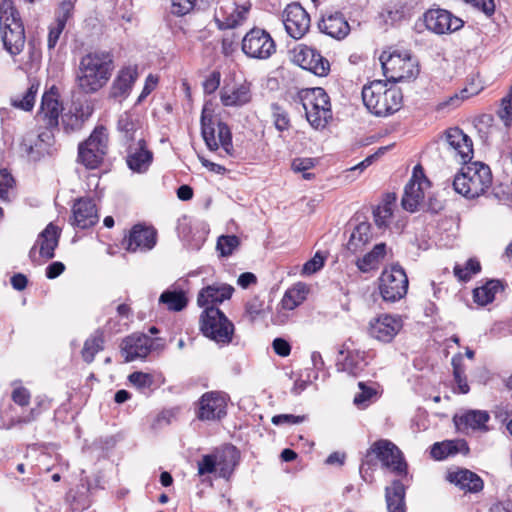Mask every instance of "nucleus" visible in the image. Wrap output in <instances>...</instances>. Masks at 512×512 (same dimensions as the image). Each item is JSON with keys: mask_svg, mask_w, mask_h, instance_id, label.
Instances as JSON below:
<instances>
[{"mask_svg": "<svg viewBox=\"0 0 512 512\" xmlns=\"http://www.w3.org/2000/svg\"><path fill=\"white\" fill-rule=\"evenodd\" d=\"M113 69V55L109 51L96 50L84 55L76 75L78 89L85 94L96 93L107 84Z\"/></svg>", "mask_w": 512, "mask_h": 512, "instance_id": "obj_1", "label": "nucleus"}, {"mask_svg": "<svg viewBox=\"0 0 512 512\" xmlns=\"http://www.w3.org/2000/svg\"><path fill=\"white\" fill-rule=\"evenodd\" d=\"M374 458L391 473L403 480L408 479V465L402 451L390 440L380 439L370 446L362 459L359 471L364 481L371 482L373 479L372 471L376 466Z\"/></svg>", "mask_w": 512, "mask_h": 512, "instance_id": "obj_2", "label": "nucleus"}, {"mask_svg": "<svg viewBox=\"0 0 512 512\" xmlns=\"http://www.w3.org/2000/svg\"><path fill=\"white\" fill-rule=\"evenodd\" d=\"M362 99L372 114L386 117L400 110L403 95L398 87L388 86L387 82L382 80H375L363 87Z\"/></svg>", "mask_w": 512, "mask_h": 512, "instance_id": "obj_3", "label": "nucleus"}, {"mask_svg": "<svg viewBox=\"0 0 512 512\" xmlns=\"http://www.w3.org/2000/svg\"><path fill=\"white\" fill-rule=\"evenodd\" d=\"M492 184V173L488 165L482 162L464 164L455 175L453 188L467 199L483 195Z\"/></svg>", "mask_w": 512, "mask_h": 512, "instance_id": "obj_4", "label": "nucleus"}, {"mask_svg": "<svg viewBox=\"0 0 512 512\" xmlns=\"http://www.w3.org/2000/svg\"><path fill=\"white\" fill-rule=\"evenodd\" d=\"M298 97L305 110L307 121L315 128H324L332 118L328 94L321 87L302 89Z\"/></svg>", "mask_w": 512, "mask_h": 512, "instance_id": "obj_5", "label": "nucleus"}, {"mask_svg": "<svg viewBox=\"0 0 512 512\" xmlns=\"http://www.w3.org/2000/svg\"><path fill=\"white\" fill-rule=\"evenodd\" d=\"M383 73L388 81L402 82L416 78L418 64L409 51H383L379 58Z\"/></svg>", "mask_w": 512, "mask_h": 512, "instance_id": "obj_6", "label": "nucleus"}, {"mask_svg": "<svg viewBox=\"0 0 512 512\" xmlns=\"http://www.w3.org/2000/svg\"><path fill=\"white\" fill-rule=\"evenodd\" d=\"M201 134L210 151H216L219 146L230 156L233 155L232 134L229 126L219 121L216 129L213 122V109L211 105L205 104L201 113Z\"/></svg>", "mask_w": 512, "mask_h": 512, "instance_id": "obj_7", "label": "nucleus"}, {"mask_svg": "<svg viewBox=\"0 0 512 512\" xmlns=\"http://www.w3.org/2000/svg\"><path fill=\"white\" fill-rule=\"evenodd\" d=\"M200 330L207 338L226 345L232 341L234 324L219 308L210 306L200 315Z\"/></svg>", "mask_w": 512, "mask_h": 512, "instance_id": "obj_8", "label": "nucleus"}, {"mask_svg": "<svg viewBox=\"0 0 512 512\" xmlns=\"http://www.w3.org/2000/svg\"><path fill=\"white\" fill-rule=\"evenodd\" d=\"M108 150V134L106 128L97 126L88 139L78 145V162L87 169L98 168Z\"/></svg>", "mask_w": 512, "mask_h": 512, "instance_id": "obj_9", "label": "nucleus"}, {"mask_svg": "<svg viewBox=\"0 0 512 512\" xmlns=\"http://www.w3.org/2000/svg\"><path fill=\"white\" fill-rule=\"evenodd\" d=\"M230 396L224 391H208L195 403V416L203 422H218L227 415Z\"/></svg>", "mask_w": 512, "mask_h": 512, "instance_id": "obj_10", "label": "nucleus"}, {"mask_svg": "<svg viewBox=\"0 0 512 512\" xmlns=\"http://www.w3.org/2000/svg\"><path fill=\"white\" fill-rule=\"evenodd\" d=\"M409 286L405 270L399 265L385 268L379 277V291L382 299L394 303L407 294Z\"/></svg>", "mask_w": 512, "mask_h": 512, "instance_id": "obj_11", "label": "nucleus"}, {"mask_svg": "<svg viewBox=\"0 0 512 512\" xmlns=\"http://www.w3.org/2000/svg\"><path fill=\"white\" fill-rule=\"evenodd\" d=\"M214 19L219 29H233L242 25L250 12V0H219Z\"/></svg>", "mask_w": 512, "mask_h": 512, "instance_id": "obj_12", "label": "nucleus"}, {"mask_svg": "<svg viewBox=\"0 0 512 512\" xmlns=\"http://www.w3.org/2000/svg\"><path fill=\"white\" fill-rule=\"evenodd\" d=\"M241 49L249 58L266 60L276 52V43L265 29L254 27L244 35Z\"/></svg>", "mask_w": 512, "mask_h": 512, "instance_id": "obj_13", "label": "nucleus"}, {"mask_svg": "<svg viewBox=\"0 0 512 512\" xmlns=\"http://www.w3.org/2000/svg\"><path fill=\"white\" fill-rule=\"evenodd\" d=\"M426 28L435 34H447L460 30L464 21L454 16L450 11L441 8H432L423 15Z\"/></svg>", "mask_w": 512, "mask_h": 512, "instance_id": "obj_14", "label": "nucleus"}, {"mask_svg": "<svg viewBox=\"0 0 512 512\" xmlns=\"http://www.w3.org/2000/svg\"><path fill=\"white\" fill-rule=\"evenodd\" d=\"M282 21L287 34L295 40L304 37L311 25L309 14L299 3L286 6L282 13Z\"/></svg>", "mask_w": 512, "mask_h": 512, "instance_id": "obj_15", "label": "nucleus"}, {"mask_svg": "<svg viewBox=\"0 0 512 512\" xmlns=\"http://www.w3.org/2000/svg\"><path fill=\"white\" fill-rule=\"evenodd\" d=\"M430 182L424 175L420 165L414 167L413 175L405 186L401 204L409 212H415L425 197V191L429 188Z\"/></svg>", "mask_w": 512, "mask_h": 512, "instance_id": "obj_16", "label": "nucleus"}, {"mask_svg": "<svg viewBox=\"0 0 512 512\" xmlns=\"http://www.w3.org/2000/svg\"><path fill=\"white\" fill-rule=\"evenodd\" d=\"M293 61L317 76H326L330 71L329 61L316 49L303 44L294 48Z\"/></svg>", "mask_w": 512, "mask_h": 512, "instance_id": "obj_17", "label": "nucleus"}, {"mask_svg": "<svg viewBox=\"0 0 512 512\" xmlns=\"http://www.w3.org/2000/svg\"><path fill=\"white\" fill-rule=\"evenodd\" d=\"M157 242V231L152 226L136 224L123 241V247L129 252H146L154 248Z\"/></svg>", "mask_w": 512, "mask_h": 512, "instance_id": "obj_18", "label": "nucleus"}, {"mask_svg": "<svg viewBox=\"0 0 512 512\" xmlns=\"http://www.w3.org/2000/svg\"><path fill=\"white\" fill-rule=\"evenodd\" d=\"M403 323L400 316L381 314L369 323V335L383 343H390L402 329Z\"/></svg>", "mask_w": 512, "mask_h": 512, "instance_id": "obj_19", "label": "nucleus"}, {"mask_svg": "<svg viewBox=\"0 0 512 512\" xmlns=\"http://www.w3.org/2000/svg\"><path fill=\"white\" fill-rule=\"evenodd\" d=\"M444 141L447 148L460 163L468 164L473 158L472 140L461 129L457 127L448 129L445 132Z\"/></svg>", "mask_w": 512, "mask_h": 512, "instance_id": "obj_20", "label": "nucleus"}, {"mask_svg": "<svg viewBox=\"0 0 512 512\" xmlns=\"http://www.w3.org/2000/svg\"><path fill=\"white\" fill-rule=\"evenodd\" d=\"M61 230L53 223H49L38 235L34 246L29 251V258L36 263V250L39 249V256L46 261L54 258L55 249L58 247Z\"/></svg>", "mask_w": 512, "mask_h": 512, "instance_id": "obj_21", "label": "nucleus"}, {"mask_svg": "<svg viewBox=\"0 0 512 512\" xmlns=\"http://www.w3.org/2000/svg\"><path fill=\"white\" fill-rule=\"evenodd\" d=\"M59 97L58 89L55 86L42 96L38 118L47 128H57L59 125V115L63 111Z\"/></svg>", "mask_w": 512, "mask_h": 512, "instance_id": "obj_22", "label": "nucleus"}, {"mask_svg": "<svg viewBox=\"0 0 512 512\" xmlns=\"http://www.w3.org/2000/svg\"><path fill=\"white\" fill-rule=\"evenodd\" d=\"M136 66H127L119 70L109 89V98L122 101L126 99L138 79Z\"/></svg>", "mask_w": 512, "mask_h": 512, "instance_id": "obj_23", "label": "nucleus"}, {"mask_svg": "<svg viewBox=\"0 0 512 512\" xmlns=\"http://www.w3.org/2000/svg\"><path fill=\"white\" fill-rule=\"evenodd\" d=\"M153 160V153L147 149L146 141L143 137L138 138L136 142L130 143L127 148V165L138 173L148 170Z\"/></svg>", "mask_w": 512, "mask_h": 512, "instance_id": "obj_24", "label": "nucleus"}, {"mask_svg": "<svg viewBox=\"0 0 512 512\" xmlns=\"http://www.w3.org/2000/svg\"><path fill=\"white\" fill-rule=\"evenodd\" d=\"M72 213V224L80 229L90 228L99 220L96 204L90 198H79L76 200L72 208Z\"/></svg>", "mask_w": 512, "mask_h": 512, "instance_id": "obj_25", "label": "nucleus"}, {"mask_svg": "<svg viewBox=\"0 0 512 512\" xmlns=\"http://www.w3.org/2000/svg\"><path fill=\"white\" fill-rule=\"evenodd\" d=\"M0 36L4 49L12 56L20 54L25 46L24 24L1 25Z\"/></svg>", "mask_w": 512, "mask_h": 512, "instance_id": "obj_26", "label": "nucleus"}, {"mask_svg": "<svg viewBox=\"0 0 512 512\" xmlns=\"http://www.w3.org/2000/svg\"><path fill=\"white\" fill-rule=\"evenodd\" d=\"M234 288L225 283H213L202 288L197 297V303L200 307H210L222 303L231 298Z\"/></svg>", "mask_w": 512, "mask_h": 512, "instance_id": "obj_27", "label": "nucleus"}, {"mask_svg": "<svg viewBox=\"0 0 512 512\" xmlns=\"http://www.w3.org/2000/svg\"><path fill=\"white\" fill-rule=\"evenodd\" d=\"M152 339L144 334H133L124 339L122 345V354L126 362L137 358H145L151 351Z\"/></svg>", "mask_w": 512, "mask_h": 512, "instance_id": "obj_28", "label": "nucleus"}, {"mask_svg": "<svg viewBox=\"0 0 512 512\" xmlns=\"http://www.w3.org/2000/svg\"><path fill=\"white\" fill-rule=\"evenodd\" d=\"M318 27L321 32L338 40L344 39L350 32V26L340 12L324 16L318 23Z\"/></svg>", "mask_w": 512, "mask_h": 512, "instance_id": "obj_29", "label": "nucleus"}, {"mask_svg": "<svg viewBox=\"0 0 512 512\" xmlns=\"http://www.w3.org/2000/svg\"><path fill=\"white\" fill-rule=\"evenodd\" d=\"M490 415L485 410H468L459 417H455V424L460 431L480 430L487 431Z\"/></svg>", "mask_w": 512, "mask_h": 512, "instance_id": "obj_30", "label": "nucleus"}, {"mask_svg": "<svg viewBox=\"0 0 512 512\" xmlns=\"http://www.w3.org/2000/svg\"><path fill=\"white\" fill-rule=\"evenodd\" d=\"M447 480L458 486L461 490L471 493L480 492L484 487L481 477L467 469L450 472L447 475Z\"/></svg>", "mask_w": 512, "mask_h": 512, "instance_id": "obj_31", "label": "nucleus"}, {"mask_svg": "<svg viewBox=\"0 0 512 512\" xmlns=\"http://www.w3.org/2000/svg\"><path fill=\"white\" fill-rule=\"evenodd\" d=\"M405 484L403 480H393L385 489V498L389 512H405Z\"/></svg>", "mask_w": 512, "mask_h": 512, "instance_id": "obj_32", "label": "nucleus"}, {"mask_svg": "<svg viewBox=\"0 0 512 512\" xmlns=\"http://www.w3.org/2000/svg\"><path fill=\"white\" fill-rule=\"evenodd\" d=\"M221 103L226 107H240L251 101L250 87L241 84L234 88L224 87L220 92Z\"/></svg>", "mask_w": 512, "mask_h": 512, "instance_id": "obj_33", "label": "nucleus"}, {"mask_svg": "<svg viewBox=\"0 0 512 512\" xmlns=\"http://www.w3.org/2000/svg\"><path fill=\"white\" fill-rule=\"evenodd\" d=\"M367 365L365 352L358 350L348 351L343 361L337 363L338 370L353 377L362 376Z\"/></svg>", "mask_w": 512, "mask_h": 512, "instance_id": "obj_34", "label": "nucleus"}, {"mask_svg": "<svg viewBox=\"0 0 512 512\" xmlns=\"http://www.w3.org/2000/svg\"><path fill=\"white\" fill-rule=\"evenodd\" d=\"M469 447L464 440H447L436 442L431 447V457L435 460H444L457 453H467Z\"/></svg>", "mask_w": 512, "mask_h": 512, "instance_id": "obj_35", "label": "nucleus"}, {"mask_svg": "<svg viewBox=\"0 0 512 512\" xmlns=\"http://www.w3.org/2000/svg\"><path fill=\"white\" fill-rule=\"evenodd\" d=\"M386 254L385 243H379L374 248L365 254L362 258H359L356 262L358 269L361 272L367 273L371 270L378 269L381 261L384 259Z\"/></svg>", "mask_w": 512, "mask_h": 512, "instance_id": "obj_36", "label": "nucleus"}, {"mask_svg": "<svg viewBox=\"0 0 512 512\" xmlns=\"http://www.w3.org/2000/svg\"><path fill=\"white\" fill-rule=\"evenodd\" d=\"M396 206L395 194H387L382 203L373 210L374 222L378 228H386L390 223L393 210Z\"/></svg>", "mask_w": 512, "mask_h": 512, "instance_id": "obj_37", "label": "nucleus"}, {"mask_svg": "<svg viewBox=\"0 0 512 512\" xmlns=\"http://www.w3.org/2000/svg\"><path fill=\"white\" fill-rule=\"evenodd\" d=\"M104 344V332L101 329H97L84 342L83 348L81 350V356L83 361L86 362L87 364L92 363L95 359L96 354L104 349Z\"/></svg>", "mask_w": 512, "mask_h": 512, "instance_id": "obj_38", "label": "nucleus"}, {"mask_svg": "<svg viewBox=\"0 0 512 512\" xmlns=\"http://www.w3.org/2000/svg\"><path fill=\"white\" fill-rule=\"evenodd\" d=\"M217 469H219V476L223 478L228 477L232 472V469L226 466L225 459H218L213 454L204 455L198 462V474L201 476L214 473Z\"/></svg>", "mask_w": 512, "mask_h": 512, "instance_id": "obj_39", "label": "nucleus"}, {"mask_svg": "<svg viewBox=\"0 0 512 512\" xmlns=\"http://www.w3.org/2000/svg\"><path fill=\"white\" fill-rule=\"evenodd\" d=\"M21 150L26 154L29 160L34 162L39 161L46 154H50V151L45 148V145L36 140L35 133L33 132L25 134L21 142Z\"/></svg>", "mask_w": 512, "mask_h": 512, "instance_id": "obj_40", "label": "nucleus"}, {"mask_svg": "<svg viewBox=\"0 0 512 512\" xmlns=\"http://www.w3.org/2000/svg\"><path fill=\"white\" fill-rule=\"evenodd\" d=\"M371 240V225L368 222L359 223L353 230L347 248L352 253H357Z\"/></svg>", "mask_w": 512, "mask_h": 512, "instance_id": "obj_41", "label": "nucleus"}, {"mask_svg": "<svg viewBox=\"0 0 512 512\" xmlns=\"http://www.w3.org/2000/svg\"><path fill=\"white\" fill-rule=\"evenodd\" d=\"M117 129L126 141L133 143L138 140L136 133L140 129V122L132 113L124 112L118 118Z\"/></svg>", "mask_w": 512, "mask_h": 512, "instance_id": "obj_42", "label": "nucleus"}, {"mask_svg": "<svg viewBox=\"0 0 512 512\" xmlns=\"http://www.w3.org/2000/svg\"><path fill=\"white\" fill-rule=\"evenodd\" d=\"M502 288V284L499 280L487 281L483 286L474 289V301L481 306H485L495 299L496 293Z\"/></svg>", "mask_w": 512, "mask_h": 512, "instance_id": "obj_43", "label": "nucleus"}, {"mask_svg": "<svg viewBox=\"0 0 512 512\" xmlns=\"http://www.w3.org/2000/svg\"><path fill=\"white\" fill-rule=\"evenodd\" d=\"M91 115V110L87 107V111L76 110L75 112H67L62 115V126L66 133H72L75 131H79L84 122Z\"/></svg>", "mask_w": 512, "mask_h": 512, "instance_id": "obj_44", "label": "nucleus"}, {"mask_svg": "<svg viewBox=\"0 0 512 512\" xmlns=\"http://www.w3.org/2000/svg\"><path fill=\"white\" fill-rule=\"evenodd\" d=\"M307 288L304 284H297L288 289L281 300V306L285 310H293L306 298Z\"/></svg>", "mask_w": 512, "mask_h": 512, "instance_id": "obj_45", "label": "nucleus"}, {"mask_svg": "<svg viewBox=\"0 0 512 512\" xmlns=\"http://www.w3.org/2000/svg\"><path fill=\"white\" fill-rule=\"evenodd\" d=\"M23 24L20 13L13 0H2L0 2V26L1 25Z\"/></svg>", "mask_w": 512, "mask_h": 512, "instance_id": "obj_46", "label": "nucleus"}, {"mask_svg": "<svg viewBox=\"0 0 512 512\" xmlns=\"http://www.w3.org/2000/svg\"><path fill=\"white\" fill-rule=\"evenodd\" d=\"M210 0H172L171 13L176 16H184L194 9H205Z\"/></svg>", "mask_w": 512, "mask_h": 512, "instance_id": "obj_47", "label": "nucleus"}, {"mask_svg": "<svg viewBox=\"0 0 512 512\" xmlns=\"http://www.w3.org/2000/svg\"><path fill=\"white\" fill-rule=\"evenodd\" d=\"M159 301L172 311H181L187 306V298L182 291H164Z\"/></svg>", "mask_w": 512, "mask_h": 512, "instance_id": "obj_48", "label": "nucleus"}, {"mask_svg": "<svg viewBox=\"0 0 512 512\" xmlns=\"http://www.w3.org/2000/svg\"><path fill=\"white\" fill-rule=\"evenodd\" d=\"M387 13L392 21H401L411 17L412 6L406 0H396L389 4Z\"/></svg>", "mask_w": 512, "mask_h": 512, "instance_id": "obj_49", "label": "nucleus"}, {"mask_svg": "<svg viewBox=\"0 0 512 512\" xmlns=\"http://www.w3.org/2000/svg\"><path fill=\"white\" fill-rule=\"evenodd\" d=\"M38 91V85L32 84L23 95L15 96L11 99V104L15 108L22 109L24 111H30L34 107L35 98Z\"/></svg>", "mask_w": 512, "mask_h": 512, "instance_id": "obj_50", "label": "nucleus"}, {"mask_svg": "<svg viewBox=\"0 0 512 512\" xmlns=\"http://www.w3.org/2000/svg\"><path fill=\"white\" fill-rule=\"evenodd\" d=\"M481 266L479 261L469 259L464 266L456 265L454 267V275L463 282L470 280L473 274L480 272Z\"/></svg>", "mask_w": 512, "mask_h": 512, "instance_id": "obj_51", "label": "nucleus"}, {"mask_svg": "<svg viewBox=\"0 0 512 512\" xmlns=\"http://www.w3.org/2000/svg\"><path fill=\"white\" fill-rule=\"evenodd\" d=\"M482 90V87H465L459 94L451 96L447 101L439 104V108L445 107H458L464 99L470 98L473 95H477Z\"/></svg>", "mask_w": 512, "mask_h": 512, "instance_id": "obj_52", "label": "nucleus"}, {"mask_svg": "<svg viewBox=\"0 0 512 512\" xmlns=\"http://www.w3.org/2000/svg\"><path fill=\"white\" fill-rule=\"evenodd\" d=\"M271 110L275 128L280 132L288 130L290 128V119L286 110L277 103L271 105Z\"/></svg>", "mask_w": 512, "mask_h": 512, "instance_id": "obj_53", "label": "nucleus"}, {"mask_svg": "<svg viewBox=\"0 0 512 512\" xmlns=\"http://www.w3.org/2000/svg\"><path fill=\"white\" fill-rule=\"evenodd\" d=\"M74 1L62 0L58 8L55 11V22L61 26L66 27L67 21L73 16L74 12Z\"/></svg>", "mask_w": 512, "mask_h": 512, "instance_id": "obj_54", "label": "nucleus"}, {"mask_svg": "<svg viewBox=\"0 0 512 512\" xmlns=\"http://www.w3.org/2000/svg\"><path fill=\"white\" fill-rule=\"evenodd\" d=\"M239 238L235 235L220 236L217 241V249L221 256H229L239 246Z\"/></svg>", "mask_w": 512, "mask_h": 512, "instance_id": "obj_55", "label": "nucleus"}, {"mask_svg": "<svg viewBox=\"0 0 512 512\" xmlns=\"http://www.w3.org/2000/svg\"><path fill=\"white\" fill-rule=\"evenodd\" d=\"M14 184L12 175L6 170H0V202L8 201V190ZM3 216V209L0 207V217Z\"/></svg>", "mask_w": 512, "mask_h": 512, "instance_id": "obj_56", "label": "nucleus"}, {"mask_svg": "<svg viewBox=\"0 0 512 512\" xmlns=\"http://www.w3.org/2000/svg\"><path fill=\"white\" fill-rule=\"evenodd\" d=\"M264 311V303L259 298L250 299L245 305V316L250 322H254Z\"/></svg>", "mask_w": 512, "mask_h": 512, "instance_id": "obj_57", "label": "nucleus"}, {"mask_svg": "<svg viewBox=\"0 0 512 512\" xmlns=\"http://www.w3.org/2000/svg\"><path fill=\"white\" fill-rule=\"evenodd\" d=\"M360 392L354 397V404L360 406L368 402L372 397L376 395L375 388L368 386L365 382L360 381L358 383Z\"/></svg>", "mask_w": 512, "mask_h": 512, "instance_id": "obj_58", "label": "nucleus"}, {"mask_svg": "<svg viewBox=\"0 0 512 512\" xmlns=\"http://www.w3.org/2000/svg\"><path fill=\"white\" fill-rule=\"evenodd\" d=\"M129 381L141 390L149 389L153 384V377L143 372H133L129 375Z\"/></svg>", "mask_w": 512, "mask_h": 512, "instance_id": "obj_59", "label": "nucleus"}, {"mask_svg": "<svg viewBox=\"0 0 512 512\" xmlns=\"http://www.w3.org/2000/svg\"><path fill=\"white\" fill-rule=\"evenodd\" d=\"M324 266V257L320 252H316L314 257L308 260L302 268V274L312 275L319 271Z\"/></svg>", "mask_w": 512, "mask_h": 512, "instance_id": "obj_60", "label": "nucleus"}, {"mask_svg": "<svg viewBox=\"0 0 512 512\" xmlns=\"http://www.w3.org/2000/svg\"><path fill=\"white\" fill-rule=\"evenodd\" d=\"M13 402L21 407L28 406L31 399V393L23 386H17L13 389L11 394Z\"/></svg>", "mask_w": 512, "mask_h": 512, "instance_id": "obj_61", "label": "nucleus"}, {"mask_svg": "<svg viewBox=\"0 0 512 512\" xmlns=\"http://www.w3.org/2000/svg\"><path fill=\"white\" fill-rule=\"evenodd\" d=\"M511 99H512V87H511L509 95L502 99L501 109L499 111V116L501 117V119H503L505 121L506 126L510 125V121L512 119V101H511Z\"/></svg>", "mask_w": 512, "mask_h": 512, "instance_id": "obj_62", "label": "nucleus"}, {"mask_svg": "<svg viewBox=\"0 0 512 512\" xmlns=\"http://www.w3.org/2000/svg\"><path fill=\"white\" fill-rule=\"evenodd\" d=\"M221 74L219 71H212L203 82V89L206 94L214 93L220 85Z\"/></svg>", "mask_w": 512, "mask_h": 512, "instance_id": "obj_63", "label": "nucleus"}, {"mask_svg": "<svg viewBox=\"0 0 512 512\" xmlns=\"http://www.w3.org/2000/svg\"><path fill=\"white\" fill-rule=\"evenodd\" d=\"M315 166L313 158H296L292 162V170L295 172H306Z\"/></svg>", "mask_w": 512, "mask_h": 512, "instance_id": "obj_64", "label": "nucleus"}]
</instances>
